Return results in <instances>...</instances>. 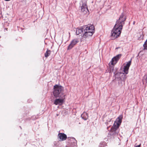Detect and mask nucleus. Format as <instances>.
<instances>
[{"mask_svg":"<svg viewBox=\"0 0 147 147\" xmlns=\"http://www.w3.org/2000/svg\"><path fill=\"white\" fill-rule=\"evenodd\" d=\"M82 118L85 120H86L88 117V114L86 112H84L81 115Z\"/></svg>","mask_w":147,"mask_h":147,"instance_id":"4468645a","label":"nucleus"},{"mask_svg":"<svg viewBox=\"0 0 147 147\" xmlns=\"http://www.w3.org/2000/svg\"><path fill=\"white\" fill-rule=\"evenodd\" d=\"M126 18L123 13H122L120 16L119 19L117 20L116 23L112 30V32H116V33H119L120 35L121 33V30L122 29L123 26L125 24V21Z\"/></svg>","mask_w":147,"mask_h":147,"instance_id":"7ed1b4c3","label":"nucleus"},{"mask_svg":"<svg viewBox=\"0 0 147 147\" xmlns=\"http://www.w3.org/2000/svg\"><path fill=\"white\" fill-rule=\"evenodd\" d=\"M118 49V47L116 48V49Z\"/></svg>","mask_w":147,"mask_h":147,"instance_id":"4be33fe9","label":"nucleus"},{"mask_svg":"<svg viewBox=\"0 0 147 147\" xmlns=\"http://www.w3.org/2000/svg\"><path fill=\"white\" fill-rule=\"evenodd\" d=\"M105 144V142H101L100 144L99 147H104Z\"/></svg>","mask_w":147,"mask_h":147,"instance_id":"aec40b11","label":"nucleus"},{"mask_svg":"<svg viewBox=\"0 0 147 147\" xmlns=\"http://www.w3.org/2000/svg\"><path fill=\"white\" fill-rule=\"evenodd\" d=\"M53 94L56 98L65 97L64 88L61 85L55 84L54 86Z\"/></svg>","mask_w":147,"mask_h":147,"instance_id":"20e7f679","label":"nucleus"},{"mask_svg":"<svg viewBox=\"0 0 147 147\" xmlns=\"http://www.w3.org/2000/svg\"><path fill=\"white\" fill-rule=\"evenodd\" d=\"M134 23H135V22H134Z\"/></svg>","mask_w":147,"mask_h":147,"instance_id":"5701e85b","label":"nucleus"},{"mask_svg":"<svg viewBox=\"0 0 147 147\" xmlns=\"http://www.w3.org/2000/svg\"><path fill=\"white\" fill-rule=\"evenodd\" d=\"M121 56V54H119L113 57L111 61V64L114 65L116 64Z\"/></svg>","mask_w":147,"mask_h":147,"instance_id":"1a4fd4ad","label":"nucleus"},{"mask_svg":"<svg viewBox=\"0 0 147 147\" xmlns=\"http://www.w3.org/2000/svg\"><path fill=\"white\" fill-rule=\"evenodd\" d=\"M65 97L59 98L56 99L54 101V104L56 105H62L63 102Z\"/></svg>","mask_w":147,"mask_h":147,"instance_id":"9b49d317","label":"nucleus"},{"mask_svg":"<svg viewBox=\"0 0 147 147\" xmlns=\"http://www.w3.org/2000/svg\"><path fill=\"white\" fill-rule=\"evenodd\" d=\"M119 128L112 126L111 131L108 134V136L110 138H113L118 135L119 131Z\"/></svg>","mask_w":147,"mask_h":147,"instance_id":"39448f33","label":"nucleus"},{"mask_svg":"<svg viewBox=\"0 0 147 147\" xmlns=\"http://www.w3.org/2000/svg\"><path fill=\"white\" fill-rule=\"evenodd\" d=\"M126 18L123 13H122L120 16L119 19L117 20L116 23L112 30V32H116V33H119L120 35L121 33V30L122 29L123 26L125 24V21Z\"/></svg>","mask_w":147,"mask_h":147,"instance_id":"f03ea898","label":"nucleus"},{"mask_svg":"<svg viewBox=\"0 0 147 147\" xmlns=\"http://www.w3.org/2000/svg\"><path fill=\"white\" fill-rule=\"evenodd\" d=\"M126 78V75L123 73L121 77V80H125Z\"/></svg>","mask_w":147,"mask_h":147,"instance_id":"a211bd4d","label":"nucleus"},{"mask_svg":"<svg viewBox=\"0 0 147 147\" xmlns=\"http://www.w3.org/2000/svg\"><path fill=\"white\" fill-rule=\"evenodd\" d=\"M129 68L124 66L123 69V71L126 74L128 73Z\"/></svg>","mask_w":147,"mask_h":147,"instance_id":"f3484780","label":"nucleus"},{"mask_svg":"<svg viewBox=\"0 0 147 147\" xmlns=\"http://www.w3.org/2000/svg\"><path fill=\"white\" fill-rule=\"evenodd\" d=\"M95 31L94 27L93 25L84 26L80 28H77L76 33L77 35L82 33V38H85L92 36Z\"/></svg>","mask_w":147,"mask_h":147,"instance_id":"f257e3e1","label":"nucleus"},{"mask_svg":"<svg viewBox=\"0 0 147 147\" xmlns=\"http://www.w3.org/2000/svg\"><path fill=\"white\" fill-rule=\"evenodd\" d=\"M123 118L122 115H120L116 119L115 121L112 126L115 127L117 128H119V127L121 125Z\"/></svg>","mask_w":147,"mask_h":147,"instance_id":"0eeeda50","label":"nucleus"},{"mask_svg":"<svg viewBox=\"0 0 147 147\" xmlns=\"http://www.w3.org/2000/svg\"><path fill=\"white\" fill-rule=\"evenodd\" d=\"M140 146H141V144H139L138 145L136 146L135 145H134L135 147H140Z\"/></svg>","mask_w":147,"mask_h":147,"instance_id":"412c9836","label":"nucleus"},{"mask_svg":"<svg viewBox=\"0 0 147 147\" xmlns=\"http://www.w3.org/2000/svg\"><path fill=\"white\" fill-rule=\"evenodd\" d=\"M20 127L21 128V129H22L21 127Z\"/></svg>","mask_w":147,"mask_h":147,"instance_id":"b1692460","label":"nucleus"},{"mask_svg":"<svg viewBox=\"0 0 147 147\" xmlns=\"http://www.w3.org/2000/svg\"><path fill=\"white\" fill-rule=\"evenodd\" d=\"M51 51L48 49H47L46 52L45 54V57L47 58L51 54Z\"/></svg>","mask_w":147,"mask_h":147,"instance_id":"2eb2a0df","label":"nucleus"},{"mask_svg":"<svg viewBox=\"0 0 147 147\" xmlns=\"http://www.w3.org/2000/svg\"><path fill=\"white\" fill-rule=\"evenodd\" d=\"M79 40L77 39H75L72 40L68 46L67 50H70L72 49L78 42Z\"/></svg>","mask_w":147,"mask_h":147,"instance_id":"6e6552de","label":"nucleus"},{"mask_svg":"<svg viewBox=\"0 0 147 147\" xmlns=\"http://www.w3.org/2000/svg\"><path fill=\"white\" fill-rule=\"evenodd\" d=\"M86 3V0H82L80 3L81 5L80 7L81 11L84 13L86 12L87 11H88Z\"/></svg>","mask_w":147,"mask_h":147,"instance_id":"423d86ee","label":"nucleus"},{"mask_svg":"<svg viewBox=\"0 0 147 147\" xmlns=\"http://www.w3.org/2000/svg\"><path fill=\"white\" fill-rule=\"evenodd\" d=\"M114 68V65H109V67L108 68V71L110 73H111L112 72Z\"/></svg>","mask_w":147,"mask_h":147,"instance_id":"dca6fc26","label":"nucleus"},{"mask_svg":"<svg viewBox=\"0 0 147 147\" xmlns=\"http://www.w3.org/2000/svg\"><path fill=\"white\" fill-rule=\"evenodd\" d=\"M131 60L130 61H129L128 62H127L126 64V65L125 66H124L129 68V67L131 64Z\"/></svg>","mask_w":147,"mask_h":147,"instance_id":"6ab92c4d","label":"nucleus"},{"mask_svg":"<svg viewBox=\"0 0 147 147\" xmlns=\"http://www.w3.org/2000/svg\"><path fill=\"white\" fill-rule=\"evenodd\" d=\"M120 36V32L119 33H116L115 31L111 32V37L113 39H114L117 38Z\"/></svg>","mask_w":147,"mask_h":147,"instance_id":"ddd939ff","label":"nucleus"},{"mask_svg":"<svg viewBox=\"0 0 147 147\" xmlns=\"http://www.w3.org/2000/svg\"><path fill=\"white\" fill-rule=\"evenodd\" d=\"M58 136L59 140L60 141L65 140L67 138L66 135L64 133H59Z\"/></svg>","mask_w":147,"mask_h":147,"instance_id":"f8f14e48","label":"nucleus"},{"mask_svg":"<svg viewBox=\"0 0 147 147\" xmlns=\"http://www.w3.org/2000/svg\"><path fill=\"white\" fill-rule=\"evenodd\" d=\"M68 139L69 140V142L70 145L71 147H74L76 146V141L75 139L73 137H71L68 138Z\"/></svg>","mask_w":147,"mask_h":147,"instance_id":"9d476101","label":"nucleus"}]
</instances>
